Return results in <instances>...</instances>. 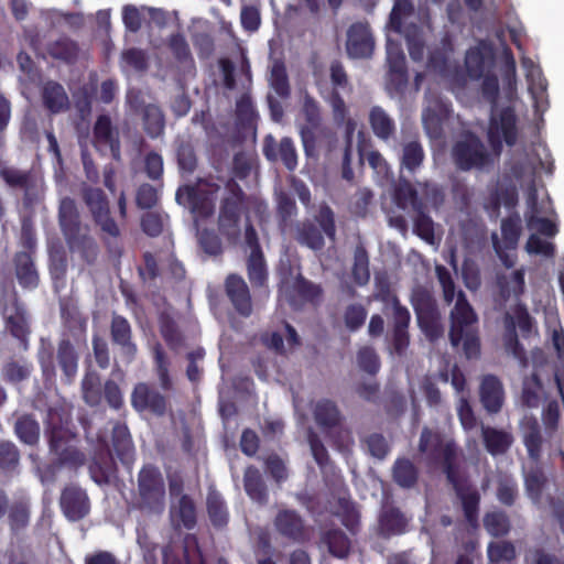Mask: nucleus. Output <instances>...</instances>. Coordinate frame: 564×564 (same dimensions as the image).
<instances>
[{
  "label": "nucleus",
  "instance_id": "nucleus-1",
  "mask_svg": "<svg viewBox=\"0 0 564 564\" xmlns=\"http://www.w3.org/2000/svg\"><path fill=\"white\" fill-rule=\"evenodd\" d=\"M535 169L532 162H525L512 167V175L521 181V185L527 184V204L528 213L525 214L527 227L533 234L528 239L525 249L529 253L542 254L545 257H553V243L541 239L536 232L552 237L556 234L557 229L555 224L549 219L553 213L551 200L547 196L538 200V189L534 184Z\"/></svg>",
  "mask_w": 564,
  "mask_h": 564
},
{
  "label": "nucleus",
  "instance_id": "nucleus-2",
  "mask_svg": "<svg viewBox=\"0 0 564 564\" xmlns=\"http://www.w3.org/2000/svg\"><path fill=\"white\" fill-rule=\"evenodd\" d=\"M436 274L442 286L443 299L448 305L454 304L449 312V340L454 347L463 344L467 358L478 355L479 346L475 335L477 315L462 290L456 291L451 273L444 267H436Z\"/></svg>",
  "mask_w": 564,
  "mask_h": 564
},
{
  "label": "nucleus",
  "instance_id": "nucleus-3",
  "mask_svg": "<svg viewBox=\"0 0 564 564\" xmlns=\"http://www.w3.org/2000/svg\"><path fill=\"white\" fill-rule=\"evenodd\" d=\"M134 507L148 516H160L165 509V482L153 466L143 467L138 475Z\"/></svg>",
  "mask_w": 564,
  "mask_h": 564
},
{
  "label": "nucleus",
  "instance_id": "nucleus-4",
  "mask_svg": "<svg viewBox=\"0 0 564 564\" xmlns=\"http://www.w3.org/2000/svg\"><path fill=\"white\" fill-rule=\"evenodd\" d=\"M169 519L173 529L192 530L197 522V509L193 498L184 491V479L178 474L169 476Z\"/></svg>",
  "mask_w": 564,
  "mask_h": 564
},
{
  "label": "nucleus",
  "instance_id": "nucleus-5",
  "mask_svg": "<svg viewBox=\"0 0 564 564\" xmlns=\"http://www.w3.org/2000/svg\"><path fill=\"white\" fill-rule=\"evenodd\" d=\"M246 273L254 292L259 291L265 297L269 296V269L264 253L259 245L258 235L254 228L246 225Z\"/></svg>",
  "mask_w": 564,
  "mask_h": 564
},
{
  "label": "nucleus",
  "instance_id": "nucleus-6",
  "mask_svg": "<svg viewBox=\"0 0 564 564\" xmlns=\"http://www.w3.org/2000/svg\"><path fill=\"white\" fill-rule=\"evenodd\" d=\"M419 451L430 462L442 463L447 479L454 481L456 446L453 442L444 441L438 433L424 427L419 442Z\"/></svg>",
  "mask_w": 564,
  "mask_h": 564
},
{
  "label": "nucleus",
  "instance_id": "nucleus-7",
  "mask_svg": "<svg viewBox=\"0 0 564 564\" xmlns=\"http://www.w3.org/2000/svg\"><path fill=\"white\" fill-rule=\"evenodd\" d=\"M312 411L316 424L322 430H338L337 436L332 435V438L339 451H348L352 438L349 431L341 429L344 416L337 404L332 400L321 399L314 403Z\"/></svg>",
  "mask_w": 564,
  "mask_h": 564
},
{
  "label": "nucleus",
  "instance_id": "nucleus-8",
  "mask_svg": "<svg viewBox=\"0 0 564 564\" xmlns=\"http://www.w3.org/2000/svg\"><path fill=\"white\" fill-rule=\"evenodd\" d=\"M218 186L200 181L196 186L185 185L177 189L178 204L187 206L196 217H208L215 210V196Z\"/></svg>",
  "mask_w": 564,
  "mask_h": 564
},
{
  "label": "nucleus",
  "instance_id": "nucleus-9",
  "mask_svg": "<svg viewBox=\"0 0 564 564\" xmlns=\"http://www.w3.org/2000/svg\"><path fill=\"white\" fill-rule=\"evenodd\" d=\"M502 143H456L453 156L463 169L485 167L501 153Z\"/></svg>",
  "mask_w": 564,
  "mask_h": 564
},
{
  "label": "nucleus",
  "instance_id": "nucleus-10",
  "mask_svg": "<svg viewBox=\"0 0 564 564\" xmlns=\"http://www.w3.org/2000/svg\"><path fill=\"white\" fill-rule=\"evenodd\" d=\"M517 137L518 116L511 100L490 107L487 141H517Z\"/></svg>",
  "mask_w": 564,
  "mask_h": 564
},
{
  "label": "nucleus",
  "instance_id": "nucleus-11",
  "mask_svg": "<svg viewBox=\"0 0 564 564\" xmlns=\"http://www.w3.org/2000/svg\"><path fill=\"white\" fill-rule=\"evenodd\" d=\"M413 308L416 313L419 324L431 337L441 334L440 312L430 291L416 286L411 296Z\"/></svg>",
  "mask_w": 564,
  "mask_h": 564
},
{
  "label": "nucleus",
  "instance_id": "nucleus-12",
  "mask_svg": "<svg viewBox=\"0 0 564 564\" xmlns=\"http://www.w3.org/2000/svg\"><path fill=\"white\" fill-rule=\"evenodd\" d=\"M83 198L101 231L117 238L120 235V229L110 217L108 200L104 192L100 188L87 187L84 189Z\"/></svg>",
  "mask_w": 564,
  "mask_h": 564
},
{
  "label": "nucleus",
  "instance_id": "nucleus-13",
  "mask_svg": "<svg viewBox=\"0 0 564 564\" xmlns=\"http://www.w3.org/2000/svg\"><path fill=\"white\" fill-rule=\"evenodd\" d=\"M495 64V51L492 45L480 40L476 45L470 46L464 58V65L467 76L471 80H479L485 74L490 72Z\"/></svg>",
  "mask_w": 564,
  "mask_h": 564
},
{
  "label": "nucleus",
  "instance_id": "nucleus-14",
  "mask_svg": "<svg viewBox=\"0 0 564 564\" xmlns=\"http://www.w3.org/2000/svg\"><path fill=\"white\" fill-rule=\"evenodd\" d=\"M506 335L505 346L516 358H523V350L519 345L516 327H519L523 335L530 334L532 329V319L528 311L517 305L512 313H507L505 317Z\"/></svg>",
  "mask_w": 564,
  "mask_h": 564
},
{
  "label": "nucleus",
  "instance_id": "nucleus-15",
  "mask_svg": "<svg viewBox=\"0 0 564 564\" xmlns=\"http://www.w3.org/2000/svg\"><path fill=\"white\" fill-rule=\"evenodd\" d=\"M375 40L368 22H355L347 30L346 51L351 58H369Z\"/></svg>",
  "mask_w": 564,
  "mask_h": 564
},
{
  "label": "nucleus",
  "instance_id": "nucleus-16",
  "mask_svg": "<svg viewBox=\"0 0 564 564\" xmlns=\"http://www.w3.org/2000/svg\"><path fill=\"white\" fill-rule=\"evenodd\" d=\"M70 415L65 406H52L47 411L46 425L50 437V448H59L61 442L73 441L74 434L69 429Z\"/></svg>",
  "mask_w": 564,
  "mask_h": 564
},
{
  "label": "nucleus",
  "instance_id": "nucleus-17",
  "mask_svg": "<svg viewBox=\"0 0 564 564\" xmlns=\"http://www.w3.org/2000/svg\"><path fill=\"white\" fill-rule=\"evenodd\" d=\"M131 404L138 412L150 411L159 416L166 412V398L145 382H140L134 387Z\"/></svg>",
  "mask_w": 564,
  "mask_h": 564
},
{
  "label": "nucleus",
  "instance_id": "nucleus-18",
  "mask_svg": "<svg viewBox=\"0 0 564 564\" xmlns=\"http://www.w3.org/2000/svg\"><path fill=\"white\" fill-rule=\"evenodd\" d=\"M59 503L63 513L70 521H78L83 519L90 510V502L87 494L76 486H68L63 490Z\"/></svg>",
  "mask_w": 564,
  "mask_h": 564
},
{
  "label": "nucleus",
  "instance_id": "nucleus-19",
  "mask_svg": "<svg viewBox=\"0 0 564 564\" xmlns=\"http://www.w3.org/2000/svg\"><path fill=\"white\" fill-rule=\"evenodd\" d=\"M225 289L235 310L241 316H250L252 313V302L246 281L238 274H230L226 279Z\"/></svg>",
  "mask_w": 564,
  "mask_h": 564
},
{
  "label": "nucleus",
  "instance_id": "nucleus-20",
  "mask_svg": "<svg viewBox=\"0 0 564 564\" xmlns=\"http://www.w3.org/2000/svg\"><path fill=\"white\" fill-rule=\"evenodd\" d=\"M238 131L241 135L240 141L257 140V121L259 116L253 107L252 100L248 95H242L236 104Z\"/></svg>",
  "mask_w": 564,
  "mask_h": 564
},
{
  "label": "nucleus",
  "instance_id": "nucleus-21",
  "mask_svg": "<svg viewBox=\"0 0 564 564\" xmlns=\"http://www.w3.org/2000/svg\"><path fill=\"white\" fill-rule=\"evenodd\" d=\"M111 340L115 345L119 346L120 354L127 362H131L137 354V346L131 340V326L129 322L117 314H113L110 324Z\"/></svg>",
  "mask_w": 564,
  "mask_h": 564
},
{
  "label": "nucleus",
  "instance_id": "nucleus-22",
  "mask_svg": "<svg viewBox=\"0 0 564 564\" xmlns=\"http://www.w3.org/2000/svg\"><path fill=\"white\" fill-rule=\"evenodd\" d=\"M240 210L241 197L238 194L225 198L219 215V227L221 232L232 240H236L240 232Z\"/></svg>",
  "mask_w": 564,
  "mask_h": 564
},
{
  "label": "nucleus",
  "instance_id": "nucleus-23",
  "mask_svg": "<svg viewBox=\"0 0 564 564\" xmlns=\"http://www.w3.org/2000/svg\"><path fill=\"white\" fill-rule=\"evenodd\" d=\"M301 112L304 118V123L301 126L302 141H315L323 129L321 106L313 97L306 95Z\"/></svg>",
  "mask_w": 564,
  "mask_h": 564
},
{
  "label": "nucleus",
  "instance_id": "nucleus-24",
  "mask_svg": "<svg viewBox=\"0 0 564 564\" xmlns=\"http://www.w3.org/2000/svg\"><path fill=\"white\" fill-rule=\"evenodd\" d=\"M479 398L484 409L488 413H498L505 401V391L501 381L494 375L481 378Z\"/></svg>",
  "mask_w": 564,
  "mask_h": 564
},
{
  "label": "nucleus",
  "instance_id": "nucleus-25",
  "mask_svg": "<svg viewBox=\"0 0 564 564\" xmlns=\"http://www.w3.org/2000/svg\"><path fill=\"white\" fill-rule=\"evenodd\" d=\"M2 314L12 335L23 339L29 332V323L25 311L19 303L15 292L8 297Z\"/></svg>",
  "mask_w": 564,
  "mask_h": 564
},
{
  "label": "nucleus",
  "instance_id": "nucleus-26",
  "mask_svg": "<svg viewBox=\"0 0 564 564\" xmlns=\"http://www.w3.org/2000/svg\"><path fill=\"white\" fill-rule=\"evenodd\" d=\"M323 98L332 108L335 124L344 129L345 141H352L358 123L349 117L348 108L341 95L334 91L330 96H323Z\"/></svg>",
  "mask_w": 564,
  "mask_h": 564
},
{
  "label": "nucleus",
  "instance_id": "nucleus-27",
  "mask_svg": "<svg viewBox=\"0 0 564 564\" xmlns=\"http://www.w3.org/2000/svg\"><path fill=\"white\" fill-rule=\"evenodd\" d=\"M70 252L78 254L86 262L95 261L98 253V246L85 227L74 230L70 235L64 236Z\"/></svg>",
  "mask_w": 564,
  "mask_h": 564
},
{
  "label": "nucleus",
  "instance_id": "nucleus-28",
  "mask_svg": "<svg viewBox=\"0 0 564 564\" xmlns=\"http://www.w3.org/2000/svg\"><path fill=\"white\" fill-rule=\"evenodd\" d=\"M521 437L529 458L536 464L542 456L543 436L535 417H523L521 422Z\"/></svg>",
  "mask_w": 564,
  "mask_h": 564
},
{
  "label": "nucleus",
  "instance_id": "nucleus-29",
  "mask_svg": "<svg viewBox=\"0 0 564 564\" xmlns=\"http://www.w3.org/2000/svg\"><path fill=\"white\" fill-rule=\"evenodd\" d=\"M481 437L486 451L491 456L505 455L514 442L513 435L506 430L481 426Z\"/></svg>",
  "mask_w": 564,
  "mask_h": 564
},
{
  "label": "nucleus",
  "instance_id": "nucleus-30",
  "mask_svg": "<svg viewBox=\"0 0 564 564\" xmlns=\"http://www.w3.org/2000/svg\"><path fill=\"white\" fill-rule=\"evenodd\" d=\"M274 525L279 533L295 541L306 535L304 521L293 510H281L274 519Z\"/></svg>",
  "mask_w": 564,
  "mask_h": 564
},
{
  "label": "nucleus",
  "instance_id": "nucleus-31",
  "mask_svg": "<svg viewBox=\"0 0 564 564\" xmlns=\"http://www.w3.org/2000/svg\"><path fill=\"white\" fill-rule=\"evenodd\" d=\"M43 106L51 113H59L69 106V99L65 88L57 82L47 80L41 91Z\"/></svg>",
  "mask_w": 564,
  "mask_h": 564
},
{
  "label": "nucleus",
  "instance_id": "nucleus-32",
  "mask_svg": "<svg viewBox=\"0 0 564 564\" xmlns=\"http://www.w3.org/2000/svg\"><path fill=\"white\" fill-rule=\"evenodd\" d=\"M56 360L63 371L65 382L70 383L77 373L78 356L69 340L63 339L58 343Z\"/></svg>",
  "mask_w": 564,
  "mask_h": 564
},
{
  "label": "nucleus",
  "instance_id": "nucleus-33",
  "mask_svg": "<svg viewBox=\"0 0 564 564\" xmlns=\"http://www.w3.org/2000/svg\"><path fill=\"white\" fill-rule=\"evenodd\" d=\"M58 225L63 236L70 235L82 228L79 212L76 202L70 197H63L58 206Z\"/></svg>",
  "mask_w": 564,
  "mask_h": 564
},
{
  "label": "nucleus",
  "instance_id": "nucleus-34",
  "mask_svg": "<svg viewBox=\"0 0 564 564\" xmlns=\"http://www.w3.org/2000/svg\"><path fill=\"white\" fill-rule=\"evenodd\" d=\"M451 482L454 485L457 496L462 501L466 519L468 522L473 523L477 519L478 505L480 500L477 489L466 484H459L457 481L455 470L454 481Z\"/></svg>",
  "mask_w": 564,
  "mask_h": 564
},
{
  "label": "nucleus",
  "instance_id": "nucleus-35",
  "mask_svg": "<svg viewBox=\"0 0 564 564\" xmlns=\"http://www.w3.org/2000/svg\"><path fill=\"white\" fill-rule=\"evenodd\" d=\"M245 490L247 495L259 505L268 501V490L262 475L256 467H248L243 477Z\"/></svg>",
  "mask_w": 564,
  "mask_h": 564
},
{
  "label": "nucleus",
  "instance_id": "nucleus-36",
  "mask_svg": "<svg viewBox=\"0 0 564 564\" xmlns=\"http://www.w3.org/2000/svg\"><path fill=\"white\" fill-rule=\"evenodd\" d=\"M369 123L375 135L381 140L390 139L395 132L393 119L379 106L371 108Z\"/></svg>",
  "mask_w": 564,
  "mask_h": 564
},
{
  "label": "nucleus",
  "instance_id": "nucleus-37",
  "mask_svg": "<svg viewBox=\"0 0 564 564\" xmlns=\"http://www.w3.org/2000/svg\"><path fill=\"white\" fill-rule=\"evenodd\" d=\"M47 53L54 59H59L66 64H74L78 58L79 46L69 37L63 36L48 43Z\"/></svg>",
  "mask_w": 564,
  "mask_h": 564
},
{
  "label": "nucleus",
  "instance_id": "nucleus-38",
  "mask_svg": "<svg viewBox=\"0 0 564 564\" xmlns=\"http://www.w3.org/2000/svg\"><path fill=\"white\" fill-rule=\"evenodd\" d=\"M142 127L148 137L152 139L162 137L165 128V117L160 107L147 105L143 108Z\"/></svg>",
  "mask_w": 564,
  "mask_h": 564
},
{
  "label": "nucleus",
  "instance_id": "nucleus-39",
  "mask_svg": "<svg viewBox=\"0 0 564 564\" xmlns=\"http://www.w3.org/2000/svg\"><path fill=\"white\" fill-rule=\"evenodd\" d=\"M17 278L24 288H35L37 285V273L33 260L28 252H19L15 256Z\"/></svg>",
  "mask_w": 564,
  "mask_h": 564
},
{
  "label": "nucleus",
  "instance_id": "nucleus-40",
  "mask_svg": "<svg viewBox=\"0 0 564 564\" xmlns=\"http://www.w3.org/2000/svg\"><path fill=\"white\" fill-rule=\"evenodd\" d=\"M263 153L270 161L281 159L289 170H294L297 164L296 152L292 143H265Z\"/></svg>",
  "mask_w": 564,
  "mask_h": 564
},
{
  "label": "nucleus",
  "instance_id": "nucleus-41",
  "mask_svg": "<svg viewBox=\"0 0 564 564\" xmlns=\"http://www.w3.org/2000/svg\"><path fill=\"white\" fill-rule=\"evenodd\" d=\"M296 240L312 250H321L324 247V237L319 228L310 221L297 226Z\"/></svg>",
  "mask_w": 564,
  "mask_h": 564
},
{
  "label": "nucleus",
  "instance_id": "nucleus-42",
  "mask_svg": "<svg viewBox=\"0 0 564 564\" xmlns=\"http://www.w3.org/2000/svg\"><path fill=\"white\" fill-rule=\"evenodd\" d=\"M14 431L24 444L35 445L40 440V425L30 415L19 417L14 424Z\"/></svg>",
  "mask_w": 564,
  "mask_h": 564
},
{
  "label": "nucleus",
  "instance_id": "nucleus-43",
  "mask_svg": "<svg viewBox=\"0 0 564 564\" xmlns=\"http://www.w3.org/2000/svg\"><path fill=\"white\" fill-rule=\"evenodd\" d=\"M208 516L216 527H223L228 521V511L220 494L214 489H209L207 495Z\"/></svg>",
  "mask_w": 564,
  "mask_h": 564
},
{
  "label": "nucleus",
  "instance_id": "nucleus-44",
  "mask_svg": "<svg viewBox=\"0 0 564 564\" xmlns=\"http://www.w3.org/2000/svg\"><path fill=\"white\" fill-rule=\"evenodd\" d=\"M154 358V370L158 376L160 386L164 390H170L173 387L172 379L170 377V360L166 357L162 346L156 343L152 347Z\"/></svg>",
  "mask_w": 564,
  "mask_h": 564
},
{
  "label": "nucleus",
  "instance_id": "nucleus-45",
  "mask_svg": "<svg viewBox=\"0 0 564 564\" xmlns=\"http://www.w3.org/2000/svg\"><path fill=\"white\" fill-rule=\"evenodd\" d=\"M352 276L359 285L367 284L370 279L369 256L361 243L354 251Z\"/></svg>",
  "mask_w": 564,
  "mask_h": 564
},
{
  "label": "nucleus",
  "instance_id": "nucleus-46",
  "mask_svg": "<svg viewBox=\"0 0 564 564\" xmlns=\"http://www.w3.org/2000/svg\"><path fill=\"white\" fill-rule=\"evenodd\" d=\"M406 521L399 510L386 509L379 521V529L383 535L400 534L404 531Z\"/></svg>",
  "mask_w": 564,
  "mask_h": 564
},
{
  "label": "nucleus",
  "instance_id": "nucleus-47",
  "mask_svg": "<svg viewBox=\"0 0 564 564\" xmlns=\"http://www.w3.org/2000/svg\"><path fill=\"white\" fill-rule=\"evenodd\" d=\"M392 473L394 481L403 488H410L416 482L417 470L409 459H398L393 465Z\"/></svg>",
  "mask_w": 564,
  "mask_h": 564
},
{
  "label": "nucleus",
  "instance_id": "nucleus-48",
  "mask_svg": "<svg viewBox=\"0 0 564 564\" xmlns=\"http://www.w3.org/2000/svg\"><path fill=\"white\" fill-rule=\"evenodd\" d=\"M82 392L85 402L90 406L99 405L101 402V383L99 376L89 371L82 381Z\"/></svg>",
  "mask_w": 564,
  "mask_h": 564
},
{
  "label": "nucleus",
  "instance_id": "nucleus-49",
  "mask_svg": "<svg viewBox=\"0 0 564 564\" xmlns=\"http://www.w3.org/2000/svg\"><path fill=\"white\" fill-rule=\"evenodd\" d=\"M414 6L411 0H394L389 15L388 26L395 33L403 32V19L412 15Z\"/></svg>",
  "mask_w": 564,
  "mask_h": 564
},
{
  "label": "nucleus",
  "instance_id": "nucleus-50",
  "mask_svg": "<svg viewBox=\"0 0 564 564\" xmlns=\"http://www.w3.org/2000/svg\"><path fill=\"white\" fill-rule=\"evenodd\" d=\"M270 86L281 98L290 95V84L286 67L282 61H275L271 67Z\"/></svg>",
  "mask_w": 564,
  "mask_h": 564
},
{
  "label": "nucleus",
  "instance_id": "nucleus-51",
  "mask_svg": "<svg viewBox=\"0 0 564 564\" xmlns=\"http://www.w3.org/2000/svg\"><path fill=\"white\" fill-rule=\"evenodd\" d=\"M176 160L182 176L191 175L198 163V158L193 143H180L176 151Z\"/></svg>",
  "mask_w": 564,
  "mask_h": 564
},
{
  "label": "nucleus",
  "instance_id": "nucleus-52",
  "mask_svg": "<svg viewBox=\"0 0 564 564\" xmlns=\"http://www.w3.org/2000/svg\"><path fill=\"white\" fill-rule=\"evenodd\" d=\"M409 55L412 61L421 62L424 57L425 43L417 25L411 24L404 32Z\"/></svg>",
  "mask_w": 564,
  "mask_h": 564
},
{
  "label": "nucleus",
  "instance_id": "nucleus-53",
  "mask_svg": "<svg viewBox=\"0 0 564 564\" xmlns=\"http://www.w3.org/2000/svg\"><path fill=\"white\" fill-rule=\"evenodd\" d=\"M521 234V219L518 215L501 221V245L505 249H516Z\"/></svg>",
  "mask_w": 564,
  "mask_h": 564
},
{
  "label": "nucleus",
  "instance_id": "nucleus-54",
  "mask_svg": "<svg viewBox=\"0 0 564 564\" xmlns=\"http://www.w3.org/2000/svg\"><path fill=\"white\" fill-rule=\"evenodd\" d=\"M487 554L490 564L509 563L516 557V549L508 541L491 542L487 547Z\"/></svg>",
  "mask_w": 564,
  "mask_h": 564
},
{
  "label": "nucleus",
  "instance_id": "nucleus-55",
  "mask_svg": "<svg viewBox=\"0 0 564 564\" xmlns=\"http://www.w3.org/2000/svg\"><path fill=\"white\" fill-rule=\"evenodd\" d=\"M395 200L402 209L411 207L415 212L424 206V203L417 196V192L409 182L399 184L395 189Z\"/></svg>",
  "mask_w": 564,
  "mask_h": 564
},
{
  "label": "nucleus",
  "instance_id": "nucleus-56",
  "mask_svg": "<svg viewBox=\"0 0 564 564\" xmlns=\"http://www.w3.org/2000/svg\"><path fill=\"white\" fill-rule=\"evenodd\" d=\"M484 525L489 534L494 536H501L509 532L510 521L503 511L488 512L484 518Z\"/></svg>",
  "mask_w": 564,
  "mask_h": 564
},
{
  "label": "nucleus",
  "instance_id": "nucleus-57",
  "mask_svg": "<svg viewBox=\"0 0 564 564\" xmlns=\"http://www.w3.org/2000/svg\"><path fill=\"white\" fill-rule=\"evenodd\" d=\"M329 78L332 83V90L327 96H330L334 91L340 94L341 90H351V85L349 83V78L347 72L340 61H333L329 65Z\"/></svg>",
  "mask_w": 564,
  "mask_h": 564
},
{
  "label": "nucleus",
  "instance_id": "nucleus-58",
  "mask_svg": "<svg viewBox=\"0 0 564 564\" xmlns=\"http://www.w3.org/2000/svg\"><path fill=\"white\" fill-rule=\"evenodd\" d=\"M545 476L539 466H533L524 474V482L531 499L538 500L545 485Z\"/></svg>",
  "mask_w": 564,
  "mask_h": 564
},
{
  "label": "nucleus",
  "instance_id": "nucleus-59",
  "mask_svg": "<svg viewBox=\"0 0 564 564\" xmlns=\"http://www.w3.org/2000/svg\"><path fill=\"white\" fill-rule=\"evenodd\" d=\"M482 82L480 85V93L485 101H487L490 107L499 105V79L497 75H495L491 72H488L487 74L481 77Z\"/></svg>",
  "mask_w": 564,
  "mask_h": 564
},
{
  "label": "nucleus",
  "instance_id": "nucleus-60",
  "mask_svg": "<svg viewBox=\"0 0 564 564\" xmlns=\"http://www.w3.org/2000/svg\"><path fill=\"white\" fill-rule=\"evenodd\" d=\"M329 552L337 557H345L350 549L348 538L339 530H332L325 536Z\"/></svg>",
  "mask_w": 564,
  "mask_h": 564
},
{
  "label": "nucleus",
  "instance_id": "nucleus-61",
  "mask_svg": "<svg viewBox=\"0 0 564 564\" xmlns=\"http://www.w3.org/2000/svg\"><path fill=\"white\" fill-rule=\"evenodd\" d=\"M425 206L421 209H416L414 217V231L420 236L423 240L429 243H433L434 241V224L432 219L424 212Z\"/></svg>",
  "mask_w": 564,
  "mask_h": 564
},
{
  "label": "nucleus",
  "instance_id": "nucleus-62",
  "mask_svg": "<svg viewBox=\"0 0 564 564\" xmlns=\"http://www.w3.org/2000/svg\"><path fill=\"white\" fill-rule=\"evenodd\" d=\"M517 496L518 489L516 480L508 476L500 477L497 486L498 500L506 506H512Z\"/></svg>",
  "mask_w": 564,
  "mask_h": 564
},
{
  "label": "nucleus",
  "instance_id": "nucleus-63",
  "mask_svg": "<svg viewBox=\"0 0 564 564\" xmlns=\"http://www.w3.org/2000/svg\"><path fill=\"white\" fill-rule=\"evenodd\" d=\"M169 48L177 62L185 63L192 61L191 50L183 34H172L169 39Z\"/></svg>",
  "mask_w": 564,
  "mask_h": 564
},
{
  "label": "nucleus",
  "instance_id": "nucleus-64",
  "mask_svg": "<svg viewBox=\"0 0 564 564\" xmlns=\"http://www.w3.org/2000/svg\"><path fill=\"white\" fill-rule=\"evenodd\" d=\"M524 564H564L560 558L543 549H529L524 554Z\"/></svg>",
  "mask_w": 564,
  "mask_h": 564
}]
</instances>
